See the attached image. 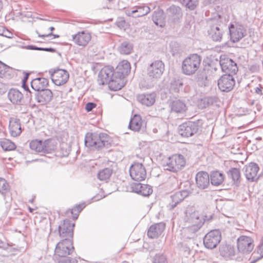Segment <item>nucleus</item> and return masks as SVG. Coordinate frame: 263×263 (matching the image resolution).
Returning a JSON list of instances; mask_svg holds the SVG:
<instances>
[{"instance_id": "19", "label": "nucleus", "mask_w": 263, "mask_h": 263, "mask_svg": "<svg viewBox=\"0 0 263 263\" xmlns=\"http://www.w3.org/2000/svg\"><path fill=\"white\" fill-rule=\"evenodd\" d=\"M21 123L20 119L11 118L9 121V131L11 136L16 137L22 133Z\"/></svg>"}, {"instance_id": "10", "label": "nucleus", "mask_w": 263, "mask_h": 263, "mask_svg": "<svg viewBox=\"0 0 263 263\" xmlns=\"http://www.w3.org/2000/svg\"><path fill=\"white\" fill-rule=\"evenodd\" d=\"M254 247V240L247 236H241L237 239V248L243 254L250 253Z\"/></svg>"}, {"instance_id": "37", "label": "nucleus", "mask_w": 263, "mask_h": 263, "mask_svg": "<svg viewBox=\"0 0 263 263\" xmlns=\"http://www.w3.org/2000/svg\"><path fill=\"white\" fill-rule=\"evenodd\" d=\"M252 256L256 260L263 258V236L260 244L258 246L256 251L252 254Z\"/></svg>"}, {"instance_id": "30", "label": "nucleus", "mask_w": 263, "mask_h": 263, "mask_svg": "<svg viewBox=\"0 0 263 263\" xmlns=\"http://www.w3.org/2000/svg\"><path fill=\"white\" fill-rule=\"evenodd\" d=\"M133 50V45L129 41H124L119 47V51L122 54H129Z\"/></svg>"}, {"instance_id": "40", "label": "nucleus", "mask_w": 263, "mask_h": 263, "mask_svg": "<svg viewBox=\"0 0 263 263\" xmlns=\"http://www.w3.org/2000/svg\"><path fill=\"white\" fill-rule=\"evenodd\" d=\"M173 109L177 112H182L186 110V106L184 103L178 101L173 103Z\"/></svg>"}, {"instance_id": "27", "label": "nucleus", "mask_w": 263, "mask_h": 263, "mask_svg": "<svg viewBox=\"0 0 263 263\" xmlns=\"http://www.w3.org/2000/svg\"><path fill=\"white\" fill-rule=\"evenodd\" d=\"M83 208L84 206L82 204L76 205L71 209L67 210L65 212V216L69 218H72V221H75Z\"/></svg>"}, {"instance_id": "14", "label": "nucleus", "mask_w": 263, "mask_h": 263, "mask_svg": "<svg viewBox=\"0 0 263 263\" xmlns=\"http://www.w3.org/2000/svg\"><path fill=\"white\" fill-rule=\"evenodd\" d=\"M49 72L52 82H67L69 77V73L64 69H50Z\"/></svg>"}, {"instance_id": "4", "label": "nucleus", "mask_w": 263, "mask_h": 263, "mask_svg": "<svg viewBox=\"0 0 263 263\" xmlns=\"http://www.w3.org/2000/svg\"><path fill=\"white\" fill-rule=\"evenodd\" d=\"M201 58L197 54H193L185 59L182 65L183 72L186 75L194 73L199 68Z\"/></svg>"}, {"instance_id": "24", "label": "nucleus", "mask_w": 263, "mask_h": 263, "mask_svg": "<svg viewBox=\"0 0 263 263\" xmlns=\"http://www.w3.org/2000/svg\"><path fill=\"white\" fill-rule=\"evenodd\" d=\"M52 92L49 89H42L38 92L36 99L38 102L42 105H45L49 103L52 99Z\"/></svg>"}, {"instance_id": "18", "label": "nucleus", "mask_w": 263, "mask_h": 263, "mask_svg": "<svg viewBox=\"0 0 263 263\" xmlns=\"http://www.w3.org/2000/svg\"><path fill=\"white\" fill-rule=\"evenodd\" d=\"M259 168L255 163H250L246 166L245 176L248 180L256 181L258 178V172Z\"/></svg>"}, {"instance_id": "52", "label": "nucleus", "mask_w": 263, "mask_h": 263, "mask_svg": "<svg viewBox=\"0 0 263 263\" xmlns=\"http://www.w3.org/2000/svg\"><path fill=\"white\" fill-rule=\"evenodd\" d=\"M149 99H151L149 102H146L145 101V100H144V103L145 104H146V105H152L154 102H155V99L154 98V97L153 96H152L151 95L149 96H148V97L146 98V99L147 100H148L149 99Z\"/></svg>"}, {"instance_id": "17", "label": "nucleus", "mask_w": 263, "mask_h": 263, "mask_svg": "<svg viewBox=\"0 0 263 263\" xmlns=\"http://www.w3.org/2000/svg\"><path fill=\"white\" fill-rule=\"evenodd\" d=\"M209 179V175L206 172L200 171L198 172L195 177L196 185L200 189L207 188L210 184Z\"/></svg>"}, {"instance_id": "43", "label": "nucleus", "mask_w": 263, "mask_h": 263, "mask_svg": "<svg viewBox=\"0 0 263 263\" xmlns=\"http://www.w3.org/2000/svg\"><path fill=\"white\" fill-rule=\"evenodd\" d=\"M9 190V184L5 179L0 178V193L6 194Z\"/></svg>"}, {"instance_id": "16", "label": "nucleus", "mask_w": 263, "mask_h": 263, "mask_svg": "<svg viewBox=\"0 0 263 263\" xmlns=\"http://www.w3.org/2000/svg\"><path fill=\"white\" fill-rule=\"evenodd\" d=\"M114 67L105 66L101 69L98 74V81L101 82H114Z\"/></svg>"}, {"instance_id": "8", "label": "nucleus", "mask_w": 263, "mask_h": 263, "mask_svg": "<svg viewBox=\"0 0 263 263\" xmlns=\"http://www.w3.org/2000/svg\"><path fill=\"white\" fill-rule=\"evenodd\" d=\"M221 239V235L219 230H211L205 235L203 238V243L206 248L214 249L219 243Z\"/></svg>"}, {"instance_id": "54", "label": "nucleus", "mask_w": 263, "mask_h": 263, "mask_svg": "<svg viewBox=\"0 0 263 263\" xmlns=\"http://www.w3.org/2000/svg\"><path fill=\"white\" fill-rule=\"evenodd\" d=\"M28 48L29 49H31V50H36L43 51L42 47H36L34 45H29V46H28Z\"/></svg>"}, {"instance_id": "6", "label": "nucleus", "mask_w": 263, "mask_h": 263, "mask_svg": "<svg viewBox=\"0 0 263 263\" xmlns=\"http://www.w3.org/2000/svg\"><path fill=\"white\" fill-rule=\"evenodd\" d=\"M210 25V28L208 30L209 35L214 41H220L223 33L221 22L217 19H213L211 21Z\"/></svg>"}, {"instance_id": "2", "label": "nucleus", "mask_w": 263, "mask_h": 263, "mask_svg": "<svg viewBox=\"0 0 263 263\" xmlns=\"http://www.w3.org/2000/svg\"><path fill=\"white\" fill-rule=\"evenodd\" d=\"M57 141L53 138L45 140L34 139L29 143V147L32 151L44 154H51L54 152L57 149Z\"/></svg>"}, {"instance_id": "25", "label": "nucleus", "mask_w": 263, "mask_h": 263, "mask_svg": "<svg viewBox=\"0 0 263 263\" xmlns=\"http://www.w3.org/2000/svg\"><path fill=\"white\" fill-rule=\"evenodd\" d=\"M211 183L215 186L221 185L224 181V174L219 171H213L210 174Z\"/></svg>"}, {"instance_id": "61", "label": "nucleus", "mask_w": 263, "mask_h": 263, "mask_svg": "<svg viewBox=\"0 0 263 263\" xmlns=\"http://www.w3.org/2000/svg\"><path fill=\"white\" fill-rule=\"evenodd\" d=\"M121 3H122V2L121 1H119V8L120 9H124V8H125V7H120V4H121Z\"/></svg>"}, {"instance_id": "21", "label": "nucleus", "mask_w": 263, "mask_h": 263, "mask_svg": "<svg viewBox=\"0 0 263 263\" xmlns=\"http://www.w3.org/2000/svg\"><path fill=\"white\" fill-rule=\"evenodd\" d=\"M133 192L141 194L144 196H148L153 193L152 187L146 184L133 183L132 185Z\"/></svg>"}, {"instance_id": "48", "label": "nucleus", "mask_w": 263, "mask_h": 263, "mask_svg": "<svg viewBox=\"0 0 263 263\" xmlns=\"http://www.w3.org/2000/svg\"><path fill=\"white\" fill-rule=\"evenodd\" d=\"M123 86V83H108V87L112 91H118Z\"/></svg>"}, {"instance_id": "33", "label": "nucleus", "mask_w": 263, "mask_h": 263, "mask_svg": "<svg viewBox=\"0 0 263 263\" xmlns=\"http://www.w3.org/2000/svg\"><path fill=\"white\" fill-rule=\"evenodd\" d=\"M0 144L2 148L5 151H14L16 149L14 143L7 139H4L0 141Z\"/></svg>"}, {"instance_id": "53", "label": "nucleus", "mask_w": 263, "mask_h": 263, "mask_svg": "<svg viewBox=\"0 0 263 263\" xmlns=\"http://www.w3.org/2000/svg\"><path fill=\"white\" fill-rule=\"evenodd\" d=\"M3 35L8 38H12L13 37L12 33L8 30L4 31Z\"/></svg>"}, {"instance_id": "29", "label": "nucleus", "mask_w": 263, "mask_h": 263, "mask_svg": "<svg viewBox=\"0 0 263 263\" xmlns=\"http://www.w3.org/2000/svg\"><path fill=\"white\" fill-rule=\"evenodd\" d=\"M229 177L232 180L233 184L237 185L241 179V174L239 168H232L228 173Z\"/></svg>"}, {"instance_id": "31", "label": "nucleus", "mask_w": 263, "mask_h": 263, "mask_svg": "<svg viewBox=\"0 0 263 263\" xmlns=\"http://www.w3.org/2000/svg\"><path fill=\"white\" fill-rule=\"evenodd\" d=\"M99 135L93 133H87L85 137V143L87 147H95L96 142L99 139Z\"/></svg>"}, {"instance_id": "28", "label": "nucleus", "mask_w": 263, "mask_h": 263, "mask_svg": "<svg viewBox=\"0 0 263 263\" xmlns=\"http://www.w3.org/2000/svg\"><path fill=\"white\" fill-rule=\"evenodd\" d=\"M8 98L13 104H19L23 99L22 93L14 89H11L8 93Z\"/></svg>"}, {"instance_id": "62", "label": "nucleus", "mask_w": 263, "mask_h": 263, "mask_svg": "<svg viewBox=\"0 0 263 263\" xmlns=\"http://www.w3.org/2000/svg\"><path fill=\"white\" fill-rule=\"evenodd\" d=\"M3 7V3L1 0H0V11L2 9Z\"/></svg>"}, {"instance_id": "58", "label": "nucleus", "mask_w": 263, "mask_h": 263, "mask_svg": "<svg viewBox=\"0 0 263 263\" xmlns=\"http://www.w3.org/2000/svg\"><path fill=\"white\" fill-rule=\"evenodd\" d=\"M43 51L54 52L56 50L53 48H43Z\"/></svg>"}, {"instance_id": "44", "label": "nucleus", "mask_w": 263, "mask_h": 263, "mask_svg": "<svg viewBox=\"0 0 263 263\" xmlns=\"http://www.w3.org/2000/svg\"><path fill=\"white\" fill-rule=\"evenodd\" d=\"M219 88L221 91L229 92L234 87L233 83H218Z\"/></svg>"}, {"instance_id": "13", "label": "nucleus", "mask_w": 263, "mask_h": 263, "mask_svg": "<svg viewBox=\"0 0 263 263\" xmlns=\"http://www.w3.org/2000/svg\"><path fill=\"white\" fill-rule=\"evenodd\" d=\"M220 64L222 70L225 73H229L232 75L236 73L238 68L236 63L231 59L222 57H220Z\"/></svg>"}, {"instance_id": "64", "label": "nucleus", "mask_w": 263, "mask_h": 263, "mask_svg": "<svg viewBox=\"0 0 263 263\" xmlns=\"http://www.w3.org/2000/svg\"><path fill=\"white\" fill-rule=\"evenodd\" d=\"M52 36H53V37L54 38H58L60 37V36L59 35H57V34H54L52 33Z\"/></svg>"}, {"instance_id": "55", "label": "nucleus", "mask_w": 263, "mask_h": 263, "mask_svg": "<svg viewBox=\"0 0 263 263\" xmlns=\"http://www.w3.org/2000/svg\"><path fill=\"white\" fill-rule=\"evenodd\" d=\"M259 66L257 65H253L250 67V70L253 72L258 71Z\"/></svg>"}, {"instance_id": "23", "label": "nucleus", "mask_w": 263, "mask_h": 263, "mask_svg": "<svg viewBox=\"0 0 263 263\" xmlns=\"http://www.w3.org/2000/svg\"><path fill=\"white\" fill-rule=\"evenodd\" d=\"M145 125L146 124L141 117L139 115H135L130 119L129 128L134 132H139Z\"/></svg>"}, {"instance_id": "35", "label": "nucleus", "mask_w": 263, "mask_h": 263, "mask_svg": "<svg viewBox=\"0 0 263 263\" xmlns=\"http://www.w3.org/2000/svg\"><path fill=\"white\" fill-rule=\"evenodd\" d=\"M117 69V70H120V72H124L128 75L130 71V64L127 61L123 60L118 64Z\"/></svg>"}, {"instance_id": "59", "label": "nucleus", "mask_w": 263, "mask_h": 263, "mask_svg": "<svg viewBox=\"0 0 263 263\" xmlns=\"http://www.w3.org/2000/svg\"><path fill=\"white\" fill-rule=\"evenodd\" d=\"M102 142L100 140H98L96 143V146H95V147H96L97 148H103V146H100V143Z\"/></svg>"}, {"instance_id": "11", "label": "nucleus", "mask_w": 263, "mask_h": 263, "mask_svg": "<svg viewBox=\"0 0 263 263\" xmlns=\"http://www.w3.org/2000/svg\"><path fill=\"white\" fill-rule=\"evenodd\" d=\"M230 40L233 43L239 42L245 36L246 29L243 26L239 24H231L229 27Z\"/></svg>"}, {"instance_id": "60", "label": "nucleus", "mask_w": 263, "mask_h": 263, "mask_svg": "<svg viewBox=\"0 0 263 263\" xmlns=\"http://www.w3.org/2000/svg\"><path fill=\"white\" fill-rule=\"evenodd\" d=\"M37 33H39L37 31L36 32ZM51 35H52V33L51 32L48 34H42V35H41L40 34H38V36L39 37H48V36H51Z\"/></svg>"}, {"instance_id": "32", "label": "nucleus", "mask_w": 263, "mask_h": 263, "mask_svg": "<svg viewBox=\"0 0 263 263\" xmlns=\"http://www.w3.org/2000/svg\"><path fill=\"white\" fill-rule=\"evenodd\" d=\"M112 173V171L109 168L102 169L98 174V177L101 181L106 182L109 179Z\"/></svg>"}, {"instance_id": "22", "label": "nucleus", "mask_w": 263, "mask_h": 263, "mask_svg": "<svg viewBox=\"0 0 263 263\" xmlns=\"http://www.w3.org/2000/svg\"><path fill=\"white\" fill-rule=\"evenodd\" d=\"M151 11L150 8L146 5L138 6L133 8V10H126L127 15L135 17H141L147 14Z\"/></svg>"}, {"instance_id": "39", "label": "nucleus", "mask_w": 263, "mask_h": 263, "mask_svg": "<svg viewBox=\"0 0 263 263\" xmlns=\"http://www.w3.org/2000/svg\"><path fill=\"white\" fill-rule=\"evenodd\" d=\"M163 13V12L162 10L155 11L154 13L152 19L156 25H159V24L163 23L164 19Z\"/></svg>"}, {"instance_id": "50", "label": "nucleus", "mask_w": 263, "mask_h": 263, "mask_svg": "<svg viewBox=\"0 0 263 263\" xmlns=\"http://www.w3.org/2000/svg\"><path fill=\"white\" fill-rule=\"evenodd\" d=\"M96 107V104L93 103H88L85 106V109L87 111L89 112L92 110V109Z\"/></svg>"}, {"instance_id": "38", "label": "nucleus", "mask_w": 263, "mask_h": 263, "mask_svg": "<svg viewBox=\"0 0 263 263\" xmlns=\"http://www.w3.org/2000/svg\"><path fill=\"white\" fill-rule=\"evenodd\" d=\"M29 84H30L31 88L35 91H37L39 92L42 90L43 89L42 87H41V83H22V87L27 91H29L31 92V90L29 88Z\"/></svg>"}, {"instance_id": "63", "label": "nucleus", "mask_w": 263, "mask_h": 263, "mask_svg": "<svg viewBox=\"0 0 263 263\" xmlns=\"http://www.w3.org/2000/svg\"><path fill=\"white\" fill-rule=\"evenodd\" d=\"M261 91V90L258 88H257L256 89V92L258 93H260Z\"/></svg>"}, {"instance_id": "47", "label": "nucleus", "mask_w": 263, "mask_h": 263, "mask_svg": "<svg viewBox=\"0 0 263 263\" xmlns=\"http://www.w3.org/2000/svg\"><path fill=\"white\" fill-rule=\"evenodd\" d=\"M153 263H167V259L163 255H156Z\"/></svg>"}, {"instance_id": "26", "label": "nucleus", "mask_w": 263, "mask_h": 263, "mask_svg": "<svg viewBox=\"0 0 263 263\" xmlns=\"http://www.w3.org/2000/svg\"><path fill=\"white\" fill-rule=\"evenodd\" d=\"M166 13L168 16L174 20H179L182 17L181 9L175 5L170 6L166 10Z\"/></svg>"}, {"instance_id": "57", "label": "nucleus", "mask_w": 263, "mask_h": 263, "mask_svg": "<svg viewBox=\"0 0 263 263\" xmlns=\"http://www.w3.org/2000/svg\"><path fill=\"white\" fill-rule=\"evenodd\" d=\"M197 219L198 220V221L197 223L195 224V226L197 228H199L202 226V222L201 219H199V218L198 217H197Z\"/></svg>"}, {"instance_id": "20", "label": "nucleus", "mask_w": 263, "mask_h": 263, "mask_svg": "<svg viewBox=\"0 0 263 263\" xmlns=\"http://www.w3.org/2000/svg\"><path fill=\"white\" fill-rule=\"evenodd\" d=\"M165 230V224L162 223H155L152 225L147 231L149 238H157L161 236Z\"/></svg>"}, {"instance_id": "12", "label": "nucleus", "mask_w": 263, "mask_h": 263, "mask_svg": "<svg viewBox=\"0 0 263 263\" xmlns=\"http://www.w3.org/2000/svg\"><path fill=\"white\" fill-rule=\"evenodd\" d=\"M164 70V64L161 61H156L152 63L148 68L147 74L151 78L158 79Z\"/></svg>"}, {"instance_id": "1", "label": "nucleus", "mask_w": 263, "mask_h": 263, "mask_svg": "<svg viewBox=\"0 0 263 263\" xmlns=\"http://www.w3.org/2000/svg\"><path fill=\"white\" fill-rule=\"evenodd\" d=\"M72 239H63L57 243L54 250V257L58 263L70 262L68 256L74 250Z\"/></svg>"}, {"instance_id": "51", "label": "nucleus", "mask_w": 263, "mask_h": 263, "mask_svg": "<svg viewBox=\"0 0 263 263\" xmlns=\"http://www.w3.org/2000/svg\"><path fill=\"white\" fill-rule=\"evenodd\" d=\"M32 73V72H26L25 71H23L22 73L24 75V77L23 79H22L21 82H27V81L28 79L29 76Z\"/></svg>"}, {"instance_id": "49", "label": "nucleus", "mask_w": 263, "mask_h": 263, "mask_svg": "<svg viewBox=\"0 0 263 263\" xmlns=\"http://www.w3.org/2000/svg\"><path fill=\"white\" fill-rule=\"evenodd\" d=\"M116 25L120 29L125 30L127 26V23L125 20L121 19L116 22Z\"/></svg>"}, {"instance_id": "15", "label": "nucleus", "mask_w": 263, "mask_h": 263, "mask_svg": "<svg viewBox=\"0 0 263 263\" xmlns=\"http://www.w3.org/2000/svg\"><path fill=\"white\" fill-rule=\"evenodd\" d=\"M72 41L79 46H86L91 39V34L85 31L79 32L72 35Z\"/></svg>"}, {"instance_id": "45", "label": "nucleus", "mask_w": 263, "mask_h": 263, "mask_svg": "<svg viewBox=\"0 0 263 263\" xmlns=\"http://www.w3.org/2000/svg\"><path fill=\"white\" fill-rule=\"evenodd\" d=\"M233 76V75L230 73H226V74L222 75L219 78L217 82H230V81L234 82L235 81Z\"/></svg>"}, {"instance_id": "7", "label": "nucleus", "mask_w": 263, "mask_h": 263, "mask_svg": "<svg viewBox=\"0 0 263 263\" xmlns=\"http://www.w3.org/2000/svg\"><path fill=\"white\" fill-rule=\"evenodd\" d=\"M199 126L197 122L187 121L179 126L178 133L182 137L188 138L197 134Z\"/></svg>"}, {"instance_id": "36", "label": "nucleus", "mask_w": 263, "mask_h": 263, "mask_svg": "<svg viewBox=\"0 0 263 263\" xmlns=\"http://www.w3.org/2000/svg\"><path fill=\"white\" fill-rule=\"evenodd\" d=\"M180 3L191 10H194L198 4V0H179Z\"/></svg>"}, {"instance_id": "56", "label": "nucleus", "mask_w": 263, "mask_h": 263, "mask_svg": "<svg viewBox=\"0 0 263 263\" xmlns=\"http://www.w3.org/2000/svg\"><path fill=\"white\" fill-rule=\"evenodd\" d=\"M42 79L43 80L42 82H46L47 81L48 82L47 80L45 78H32L31 82H33V81H36V80L40 81Z\"/></svg>"}, {"instance_id": "34", "label": "nucleus", "mask_w": 263, "mask_h": 263, "mask_svg": "<svg viewBox=\"0 0 263 263\" xmlns=\"http://www.w3.org/2000/svg\"><path fill=\"white\" fill-rule=\"evenodd\" d=\"M99 140L102 141L100 143V146H103V147L110 146L112 142L111 138L105 133H100L99 134Z\"/></svg>"}, {"instance_id": "9", "label": "nucleus", "mask_w": 263, "mask_h": 263, "mask_svg": "<svg viewBox=\"0 0 263 263\" xmlns=\"http://www.w3.org/2000/svg\"><path fill=\"white\" fill-rule=\"evenodd\" d=\"M74 223L69 219H65L59 226V233L62 239H72Z\"/></svg>"}, {"instance_id": "46", "label": "nucleus", "mask_w": 263, "mask_h": 263, "mask_svg": "<svg viewBox=\"0 0 263 263\" xmlns=\"http://www.w3.org/2000/svg\"><path fill=\"white\" fill-rule=\"evenodd\" d=\"M180 195H181L180 193H176L171 197L173 203L172 204H170V206H171L172 208H173L175 206H176L177 204H178L181 201L182 199L180 198Z\"/></svg>"}, {"instance_id": "3", "label": "nucleus", "mask_w": 263, "mask_h": 263, "mask_svg": "<svg viewBox=\"0 0 263 263\" xmlns=\"http://www.w3.org/2000/svg\"><path fill=\"white\" fill-rule=\"evenodd\" d=\"M186 164V161L183 155L180 154H175L166 159L163 166L168 171L177 173L183 169Z\"/></svg>"}, {"instance_id": "41", "label": "nucleus", "mask_w": 263, "mask_h": 263, "mask_svg": "<svg viewBox=\"0 0 263 263\" xmlns=\"http://www.w3.org/2000/svg\"><path fill=\"white\" fill-rule=\"evenodd\" d=\"M12 68L0 61V78L6 77L7 74H9V71H11Z\"/></svg>"}, {"instance_id": "5", "label": "nucleus", "mask_w": 263, "mask_h": 263, "mask_svg": "<svg viewBox=\"0 0 263 263\" xmlns=\"http://www.w3.org/2000/svg\"><path fill=\"white\" fill-rule=\"evenodd\" d=\"M129 173L131 178L135 181H142L147 177V171L142 163L134 162L130 166Z\"/></svg>"}, {"instance_id": "42", "label": "nucleus", "mask_w": 263, "mask_h": 263, "mask_svg": "<svg viewBox=\"0 0 263 263\" xmlns=\"http://www.w3.org/2000/svg\"><path fill=\"white\" fill-rule=\"evenodd\" d=\"M127 76L124 72H120V70H117L116 68V71H114V82L122 81Z\"/></svg>"}]
</instances>
